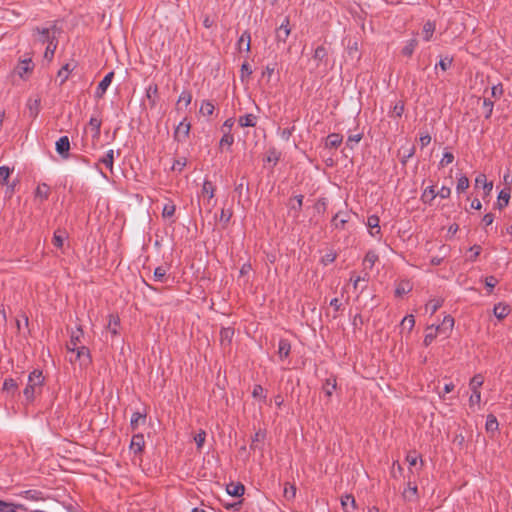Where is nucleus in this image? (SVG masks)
I'll return each instance as SVG.
<instances>
[{
	"instance_id": "f257e3e1",
	"label": "nucleus",
	"mask_w": 512,
	"mask_h": 512,
	"mask_svg": "<svg viewBox=\"0 0 512 512\" xmlns=\"http://www.w3.org/2000/svg\"><path fill=\"white\" fill-rule=\"evenodd\" d=\"M43 383L42 371L34 370L29 374L27 386L23 391L26 401L32 402L34 400L36 394L40 392Z\"/></svg>"
},
{
	"instance_id": "f03ea898",
	"label": "nucleus",
	"mask_w": 512,
	"mask_h": 512,
	"mask_svg": "<svg viewBox=\"0 0 512 512\" xmlns=\"http://www.w3.org/2000/svg\"><path fill=\"white\" fill-rule=\"evenodd\" d=\"M57 34V29L55 26L51 28H44L42 30H38V40L42 43L47 42L46 50L44 53V57L48 60H51L55 49L57 47V43H55V38Z\"/></svg>"
},
{
	"instance_id": "7ed1b4c3",
	"label": "nucleus",
	"mask_w": 512,
	"mask_h": 512,
	"mask_svg": "<svg viewBox=\"0 0 512 512\" xmlns=\"http://www.w3.org/2000/svg\"><path fill=\"white\" fill-rule=\"evenodd\" d=\"M67 358L70 363H78L81 368L87 367L91 363L90 351L85 346H81L74 351H68Z\"/></svg>"
},
{
	"instance_id": "20e7f679",
	"label": "nucleus",
	"mask_w": 512,
	"mask_h": 512,
	"mask_svg": "<svg viewBox=\"0 0 512 512\" xmlns=\"http://www.w3.org/2000/svg\"><path fill=\"white\" fill-rule=\"evenodd\" d=\"M484 383V378L481 374L475 375L469 383V387L472 391V394L469 398L470 406L479 405L481 401V393L480 388Z\"/></svg>"
},
{
	"instance_id": "39448f33",
	"label": "nucleus",
	"mask_w": 512,
	"mask_h": 512,
	"mask_svg": "<svg viewBox=\"0 0 512 512\" xmlns=\"http://www.w3.org/2000/svg\"><path fill=\"white\" fill-rule=\"evenodd\" d=\"M34 65L30 58L23 59L19 61L17 66L14 69V73L18 75L21 79H27L28 76L32 73Z\"/></svg>"
},
{
	"instance_id": "423d86ee",
	"label": "nucleus",
	"mask_w": 512,
	"mask_h": 512,
	"mask_svg": "<svg viewBox=\"0 0 512 512\" xmlns=\"http://www.w3.org/2000/svg\"><path fill=\"white\" fill-rule=\"evenodd\" d=\"M291 33L290 21L288 17H285L281 25L275 31V38L277 44L285 43Z\"/></svg>"
},
{
	"instance_id": "0eeeda50",
	"label": "nucleus",
	"mask_w": 512,
	"mask_h": 512,
	"mask_svg": "<svg viewBox=\"0 0 512 512\" xmlns=\"http://www.w3.org/2000/svg\"><path fill=\"white\" fill-rule=\"evenodd\" d=\"M57 153L63 158H69L70 140L67 136L60 137L55 143Z\"/></svg>"
},
{
	"instance_id": "6e6552de",
	"label": "nucleus",
	"mask_w": 512,
	"mask_h": 512,
	"mask_svg": "<svg viewBox=\"0 0 512 512\" xmlns=\"http://www.w3.org/2000/svg\"><path fill=\"white\" fill-rule=\"evenodd\" d=\"M82 337H83V330L80 327H78L71 334L70 341L67 344V352L79 349L82 346V345H79L81 343Z\"/></svg>"
},
{
	"instance_id": "1a4fd4ad",
	"label": "nucleus",
	"mask_w": 512,
	"mask_h": 512,
	"mask_svg": "<svg viewBox=\"0 0 512 512\" xmlns=\"http://www.w3.org/2000/svg\"><path fill=\"white\" fill-rule=\"evenodd\" d=\"M145 446L144 436L142 434H135L130 443V450L135 455H140L143 452Z\"/></svg>"
},
{
	"instance_id": "9d476101",
	"label": "nucleus",
	"mask_w": 512,
	"mask_h": 512,
	"mask_svg": "<svg viewBox=\"0 0 512 512\" xmlns=\"http://www.w3.org/2000/svg\"><path fill=\"white\" fill-rule=\"evenodd\" d=\"M114 73L110 72L108 73L99 83L96 91H95V97L102 98L105 94L106 90L110 86L112 79H113Z\"/></svg>"
},
{
	"instance_id": "9b49d317",
	"label": "nucleus",
	"mask_w": 512,
	"mask_h": 512,
	"mask_svg": "<svg viewBox=\"0 0 512 512\" xmlns=\"http://www.w3.org/2000/svg\"><path fill=\"white\" fill-rule=\"evenodd\" d=\"M192 94L190 91H182L179 95L178 101L176 103V107L178 111L186 110L187 107L191 104Z\"/></svg>"
},
{
	"instance_id": "f8f14e48",
	"label": "nucleus",
	"mask_w": 512,
	"mask_h": 512,
	"mask_svg": "<svg viewBox=\"0 0 512 512\" xmlns=\"http://www.w3.org/2000/svg\"><path fill=\"white\" fill-rule=\"evenodd\" d=\"M453 327L454 318L450 315H447L443 318L442 323L436 326V331H439L440 334H449Z\"/></svg>"
},
{
	"instance_id": "ddd939ff",
	"label": "nucleus",
	"mask_w": 512,
	"mask_h": 512,
	"mask_svg": "<svg viewBox=\"0 0 512 512\" xmlns=\"http://www.w3.org/2000/svg\"><path fill=\"white\" fill-rule=\"evenodd\" d=\"M215 106L212 102L203 100L200 104L199 115L202 117H210L213 115Z\"/></svg>"
},
{
	"instance_id": "4468645a",
	"label": "nucleus",
	"mask_w": 512,
	"mask_h": 512,
	"mask_svg": "<svg viewBox=\"0 0 512 512\" xmlns=\"http://www.w3.org/2000/svg\"><path fill=\"white\" fill-rule=\"evenodd\" d=\"M238 48L240 51L249 52L251 49V36L250 33L245 31L242 33L238 40Z\"/></svg>"
},
{
	"instance_id": "2eb2a0df",
	"label": "nucleus",
	"mask_w": 512,
	"mask_h": 512,
	"mask_svg": "<svg viewBox=\"0 0 512 512\" xmlns=\"http://www.w3.org/2000/svg\"><path fill=\"white\" fill-rule=\"evenodd\" d=\"M303 196L298 195L294 199H291L289 202L290 213L293 214L294 217H297L301 208H302Z\"/></svg>"
},
{
	"instance_id": "dca6fc26",
	"label": "nucleus",
	"mask_w": 512,
	"mask_h": 512,
	"mask_svg": "<svg viewBox=\"0 0 512 512\" xmlns=\"http://www.w3.org/2000/svg\"><path fill=\"white\" fill-rule=\"evenodd\" d=\"M493 313L495 317L502 320L510 313V308L504 303H498L494 306Z\"/></svg>"
},
{
	"instance_id": "f3484780",
	"label": "nucleus",
	"mask_w": 512,
	"mask_h": 512,
	"mask_svg": "<svg viewBox=\"0 0 512 512\" xmlns=\"http://www.w3.org/2000/svg\"><path fill=\"white\" fill-rule=\"evenodd\" d=\"M234 330L230 327L222 328L220 331V342L223 346H228L233 338Z\"/></svg>"
},
{
	"instance_id": "a211bd4d",
	"label": "nucleus",
	"mask_w": 512,
	"mask_h": 512,
	"mask_svg": "<svg viewBox=\"0 0 512 512\" xmlns=\"http://www.w3.org/2000/svg\"><path fill=\"white\" fill-rule=\"evenodd\" d=\"M367 226L370 229V234L375 236L380 233L379 218L376 215H371L367 219Z\"/></svg>"
},
{
	"instance_id": "6ab92c4d",
	"label": "nucleus",
	"mask_w": 512,
	"mask_h": 512,
	"mask_svg": "<svg viewBox=\"0 0 512 512\" xmlns=\"http://www.w3.org/2000/svg\"><path fill=\"white\" fill-rule=\"evenodd\" d=\"M120 324V319L117 315L110 314L109 321L107 324V330L113 335L116 336L118 334V327Z\"/></svg>"
},
{
	"instance_id": "aec40b11",
	"label": "nucleus",
	"mask_w": 512,
	"mask_h": 512,
	"mask_svg": "<svg viewBox=\"0 0 512 512\" xmlns=\"http://www.w3.org/2000/svg\"><path fill=\"white\" fill-rule=\"evenodd\" d=\"M475 186L480 187L483 186L486 194H489L493 188V183L488 182L486 176L484 174H479L475 179Z\"/></svg>"
},
{
	"instance_id": "412c9836",
	"label": "nucleus",
	"mask_w": 512,
	"mask_h": 512,
	"mask_svg": "<svg viewBox=\"0 0 512 512\" xmlns=\"http://www.w3.org/2000/svg\"><path fill=\"white\" fill-rule=\"evenodd\" d=\"M244 486L240 483H230L226 487V491L229 495L239 497L244 493Z\"/></svg>"
},
{
	"instance_id": "4be33fe9",
	"label": "nucleus",
	"mask_w": 512,
	"mask_h": 512,
	"mask_svg": "<svg viewBox=\"0 0 512 512\" xmlns=\"http://www.w3.org/2000/svg\"><path fill=\"white\" fill-rule=\"evenodd\" d=\"M74 69L73 63L65 64L58 72V78L60 79V84H63L69 77L71 71Z\"/></svg>"
},
{
	"instance_id": "5701e85b",
	"label": "nucleus",
	"mask_w": 512,
	"mask_h": 512,
	"mask_svg": "<svg viewBox=\"0 0 512 512\" xmlns=\"http://www.w3.org/2000/svg\"><path fill=\"white\" fill-rule=\"evenodd\" d=\"M436 29L435 23L428 21L424 24L422 35L425 41H430Z\"/></svg>"
},
{
	"instance_id": "b1692460",
	"label": "nucleus",
	"mask_w": 512,
	"mask_h": 512,
	"mask_svg": "<svg viewBox=\"0 0 512 512\" xmlns=\"http://www.w3.org/2000/svg\"><path fill=\"white\" fill-rule=\"evenodd\" d=\"M167 271H168V268L166 266H159V267L155 268L154 274H153L154 280L157 282H162V283L166 282L168 279Z\"/></svg>"
},
{
	"instance_id": "393cba45",
	"label": "nucleus",
	"mask_w": 512,
	"mask_h": 512,
	"mask_svg": "<svg viewBox=\"0 0 512 512\" xmlns=\"http://www.w3.org/2000/svg\"><path fill=\"white\" fill-rule=\"evenodd\" d=\"M439 331H436V326L431 325L426 328V334L424 337V345L429 346L434 339L437 337Z\"/></svg>"
},
{
	"instance_id": "a878e982",
	"label": "nucleus",
	"mask_w": 512,
	"mask_h": 512,
	"mask_svg": "<svg viewBox=\"0 0 512 512\" xmlns=\"http://www.w3.org/2000/svg\"><path fill=\"white\" fill-rule=\"evenodd\" d=\"M2 389L6 393L14 395L18 390V385L14 379L7 378L3 383Z\"/></svg>"
},
{
	"instance_id": "bb28decb",
	"label": "nucleus",
	"mask_w": 512,
	"mask_h": 512,
	"mask_svg": "<svg viewBox=\"0 0 512 512\" xmlns=\"http://www.w3.org/2000/svg\"><path fill=\"white\" fill-rule=\"evenodd\" d=\"M342 140H343V136L341 134L332 133V134L328 135L326 138V146L336 148L337 146H339L341 144Z\"/></svg>"
},
{
	"instance_id": "cd10ccee",
	"label": "nucleus",
	"mask_w": 512,
	"mask_h": 512,
	"mask_svg": "<svg viewBox=\"0 0 512 512\" xmlns=\"http://www.w3.org/2000/svg\"><path fill=\"white\" fill-rule=\"evenodd\" d=\"M412 290V284L409 281H401L398 283L395 294L396 296H403Z\"/></svg>"
},
{
	"instance_id": "c85d7f7f",
	"label": "nucleus",
	"mask_w": 512,
	"mask_h": 512,
	"mask_svg": "<svg viewBox=\"0 0 512 512\" xmlns=\"http://www.w3.org/2000/svg\"><path fill=\"white\" fill-rule=\"evenodd\" d=\"M290 349H291V346H290V343L287 340L281 339L279 341L278 355H279L280 358L288 357V355L290 353Z\"/></svg>"
},
{
	"instance_id": "c756f323",
	"label": "nucleus",
	"mask_w": 512,
	"mask_h": 512,
	"mask_svg": "<svg viewBox=\"0 0 512 512\" xmlns=\"http://www.w3.org/2000/svg\"><path fill=\"white\" fill-rule=\"evenodd\" d=\"M214 191L213 184L208 180L204 181L201 193L203 197H207L208 202L214 197Z\"/></svg>"
},
{
	"instance_id": "7c9ffc66",
	"label": "nucleus",
	"mask_w": 512,
	"mask_h": 512,
	"mask_svg": "<svg viewBox=\"0 0 512 512\" xmlns=\"http://www.w3.org/2000/svg\"><path fill=\"white\" fill-rule=\"evenodd\" d=\"M66 239V232L57 230L53 236V245L59 249H62L64 246V241Z\"/></svg>"
},
{
	"instance_id": "2f4dec72",
	"label": "nucleus",
	"mask_w": 512,
	"mask_h": 512,
	"mask_svg": "<svg viewBox=\"0 0 512 512\" xmlns=\"http://www.w3.org/2000/svg\"><path fill=\"white\" fill-rule=\"evenodd\" d=\"M443 304V300L438 299H432L425 305L426 312H430L431 315H433Z\"/></svg>"
},
{
	"instance_id": "473e14b6",
	"label": "nucleus",
	"mask_w": 512,
	"mask_h": 512,
	"mask_svg": "<svg viewBox=\"0 0 512 512\" xmlns=\"http://www.w3.org/2000/svg\"><path fill=\"white\" fill-rule=\"evenodd\" d=\"M146 420V416L140 412L133 413L131 417V427L132 429H136L139 425L144 424Z\"/></svg>"
},
{
	"instance_id": "72a5a7b5",
	"label": "nucleus",
	"mask_w": 512,
	"mask_h": 512,
	"mask_svg": "<svg viewBox=\"0 0 512 512\" xmlns=\"http://www.w3.org/2000/svg\"><path fill=\"white\" fill-rule=\"evenodd\" d=\"M239 124L241 127H253L256 125V117L252 114H248L240 117Z\"/></svg>"
},
{
	"instance_id": "f704fd0d",
	"label": "nucleus",
	"mask_w": 512,
	"mask_h": 512,
	"mask_svg": "<svg viewBox=\"0 0 512 512\" xmlns=\"http://www.w3.org/2000/svg\"><path fill=\"white\" fill-rule=\"evenodd\" d=\"M453 63V58L446 55V56H440L439 63L436 65V69L439 67L442 71L448 70Z\"/></svg>"
},
{
	"instance_id": "c9c22d12",
	"label": "nucleus",
	"mask_w": 512,
	"mask_h": 512,
	"mask_svg": "<svg viewBox=\"0 0 512 512\" xmlns=\"http://www.w3.org/2000/svg\"><path fill=\"white\" fill-rule=\"evenodd\" d=\"M23 505L7 503L0 500V512H16V509H22Z\"/></svg>"
},
{
	"instance_id": "e433bc0d",
	"label": "nucleus",
	"mask_w": 512,
	"mask_h": 512,
	"mask_svg": "<svg viewBox=\"0 0 512 512\" xmlns=\"http://www.w3.org/2000/svg\"><path fill=\"white\" fill-rule=\"evenodd\" d=\"M416 46H417L416 39H411V40L407 41L405 46L402 49V54L410 57L413 54Z\"/></svg>"
},
{
	"instance_id": "4c0bfd02",
	"label": "nucleus",
	"mask_w": 512,
	"mask_h": 512,
	"mask_svg": "<svg viewBox=\"0 0 512 512\" xmlns=\"http://www.w3.org/2000/svg\"><path fill=\"white\" fill-rule=\"evenodd\" d=\"M485 427H486L487 432L493 433V432L497 431L498 421H497L496 417H494L493 415H489L487 417Z\"/></svg>"
},
{
	"instance_id": "58836bf2",
	"label": "nucleus",
	"mask_w": 512,
	"mask_h": 512,
	"mask_svg": "<svg viewBox=\"0 0 512 512\" xmlns=\"http://www.w3.org/2000/svg\"><path fill=\"white\" fill-rule=\"evenodd\" d=\"M378 256L374 253L369 251L363 261V265L365 268H372L375 262L377 261Z\"/></svg>"
},
{
	"instance_id": "ea45409f",
	"label": "nucleus",
	"mask_w": 512,
	"mask_h": 512,
	"mask_svg": "<svg viewBox=\"0 0 512 512\" xmlns=\"http://www.w3.org/2000/svg\"><path fill=\"white\" fill-rule=\"evenodd\" d=\"M415 325V319L413 315H407L401 321V328L403 330L407 329L409 332L413 329Z\"/></svg>"
},
{
	"instance_id": "a19ab883",
	"label": "nucleus",
	"mask_w": 512,
	"mask_h": 512,
	"mask_svg": "<svg viewBox=\"0 0 512 512\" xmlns=\"http://www.w3.org/2000/svg\"><path fill=\"white\" fill-rule=\"evenodd\" d=\"M296 495V487L289 483L285 484L283 496L286 500H292Z\"/></svg>"
},
{
	"instance_id": "79ce46f5",
	"label": "nucleus",
	"mask_w": 512,
	"mask_h": 512,
	"mask_svg": "<svg viewBox=\"0 0 512 512\" xmlns=\"http://www.w3.org/2000/svg\"><path fill=\"white\" fill-rule=\"evenodd\" d=\"M416 494H417V486H412L410 483L408 484V487L404 490L403 492V497L406 499V500H413L416 498Z\"/></svg>"
},
{
	"instance_id": "37998d69",
	"label": "nucleus",
	"mask_w": 512,
	"mask_h": 512,
	"mask_svg": "<svg viewBox=\"0 0 512 512\" xmlns=\"http://www.w3.org/2000/svg\"><path fill=\"white\" fill-rule=\"evenodd\" d=\"M349 504L351 505V507H352L353 509H355V507H356V502H355L354 497H353L352 495H350V494H347V495H345V496H343V497L341 498V505H342V507H343V509H344L345 511H348V509H347V508H348V505H349Z\"/></svg>"
},
{
	"instance_id": "c03bdc74",
	"label": "nucleus",
	"mask_w": 512,
	"mask_h": 512,
	"mask_svg": "<svg viewBox=\"0 0 512 512\" xmlns=\"http://www.w3.org/2000/svg\"><path fill=\"white\" fill-rule=\"evenodd\" d=\"M35 194L36 197L40 199H47L49 196V187L46 184L38 185Z\"/></svg>"
},
{
	"instance_id": "a18cd8bd",
	"label": "nucleus",
	"mask_w": 512,
	"mask_h": 512,
	"mask_svg": "<svg viewBox=\"0 0 512 512\" xmlns=\"http://www.w3.org/2000/svg\"><path fill=\"white\" fill-rule=\"evenodd\" d=\"M347 221L348 217L346 214L337 213L333 218V224L336 228H342Z\"/></svg>"
},
{
	"instance_id": "49530a36",
	"label": "nucleus",
	"mask_w": 512,
	"mask_h": 512,
	"mask_svg": "<svg viewBox=\"0 0 512 512\" xmlns=\"http://www.w3.org/2000/svg\"><path fill=\"white\" fill-rule=\"evenodd\" d=\"M114 159V151L109 150L106 155L101 159V162L109 169L112 170Z\"/></svg>"
},
{
	"instance_id": "de8ad7c7",
	"label": "nucleus",
	"mask_w": 512,
	"mask_h": 512,
	"mask_svg": "<svg viewBox=\"0 0 512 512\" xmlns=\"http://www.w3.org/2000/svg\"><path fill=\"white\" fill-rule=\"evenodd\" d=\"M436 196L437 194L435 193L434 188L427 187L422 194V199L425 202H431Z\"/></svg>"
},
{
	"instance_id": "09e8293b",
	"label": "nucleus",
	"mask_w": 512,
	"mask_h": 512,
	"mask_svg": "<svg viewBox=\"0 0 512 512\" xmlns=\"http://www.w3.org/2000/svg\"><path fill=\"white\" fill-rule=\"evenodd\" d=\"M509 199H510L509 192L502 190L498 196L499 207L502 208V207L506 206L509 202Z\"/></svg>"
},
{
	"instance_id": "8fccbe9b",
	"label": "nucleus",
	"mask_w": 512,
	"mask_h": 512,
	"mask_svg": "<svg viewBox=\"0 0 512 512\" xmlns=\"http://www.w3.org/2000/svg\"><path fill=\"white\" fill-rule=\"evenodd\" d=\"M469 187V180L467 177L462 176L458 179L456 190L458 193L465 191Z\"/></svg>"
},
{
	"instance_id": "3c124183",
	"label": "nucleus",
	"mask_w": 512,
	"mask_h": 512,
	"mask_svg": "<svg viewBox=\"0 0 512 512\" xmlns=\"http://www.w3.org/2000/svg\"><path fill=\"white\" fill-rule=\"evenodd\" d=\"M175 213V205L172 203H167L163 207L162 215L164 218H170Z\"/></svg>"
},
{
	"instance_id": "603ef678",
	"label": "nucleus",
	"mask_w": 512,
	"mask_h": 512,
	"mask_svg": "<svg viewBox=\"0 0 512 512\" xmlns=\"http://www.w3.org/2000/svg\"><path fill=\"white\" fill-rule=\"evenodd\" d=\"M336 388V381L335 380H331V379H327L326 380V383L324 385V392L327 396H331L333 391L335 390Z\"/></svg>"
},
{
	"instance_id": "864d4df0",
	"label": "nucleus",
	"mask_w": 512,
	"mask_h": 512,
	"mask_svg": "<svg viewBox=\"0 0 512 512\" xmlns=\"http://www.w3.org/2000/svg\"><path fill=\"white\" fill-rule=\"evenodd\" d=\"M252 396L254 398H260L262 400H266V394L261 385H255L253 387Z\"/></svg>"
},
{
	"instance_id": "5fc2aeb1",
	"label": "nucleus",
	"mask_w": 512,
	"mask_h": 512,
	"mask_svg": "<svg viewBox=\"0 0 512 512\" xmlns=\"http://www.w3.org/2000/svg\"><path fill=\"white\" fill-rule=\"evenodd\" d=\"M327 55L326 49L323 46H319L315 49L313 58L316 61H322Z\"/></svg>"
},
{
	"instance_id": "6e6d98bb",
	"label": "nucleus",
	"mask_w": 512,
	"mask_h": 512,
	"mask_svg": "<svg viewBox=\"0 0 512 512\" xmlns=\"http://www.w3.org/2000/svg\"><path fill=\"white\" fill-rule=\"evenodd\" d=\"M233 141H234L233 136L229 133H226L220 140V147L221 148H224V147L229 148L232 145Z\"/></svg>"
},
{
	"instance_id": "4d7b16f0",
	"label": "nucleus",
	"mask_w": 512,
	"mask_h": 512,
	"mask_svg": "<svg viewBox=\"0 0 512 512\" xmlns=\"http://www.w3.org/2000/svg\"><path fill=\"white\" fill-rule=\"evenodd\" d=\"M206 439V432L201 430L198 434L195 435L194 441L197 445L198 449H201Z\"/></svg>"
},
{
	"instance_id": "13d9d810",
	"label": "nucleus",
	"mask_w": 512,
	"mask_h": 512,
	"mask_svg": "<svg viewBox=\"0 0 512 512\" xmlns=\"http://www.w3.org/2000/svg\"><path fill=\"white\" fill-rule=\"evenodd\" d=\"M11 174V170L7 166L0 167V184H4Z\"/></svg>"
},
{
	"instance_id": "bf43d9fd",
	"label": "nucleus",
	"mask_w": 512,
	"mask_h": 512,
	"mask_svg": "<svg viewBox=\"0 0 512 512\" xmlns=\"http://www.w3.org/2000/svg\"><path fill=\"white\" fill-rule=\"evenodd\" d=\"M363 137L362 133L351 134L348 137L347 145L353 148L354 144H357Z\"/></svg>"
},
{
	"instance_id": "052dcab7",
	"label": "nucleus",
	"mask_w": 512,
	"mask_h": 512,
	"mask_svg": "<svg viewBox=\"0 0 512 512\" xmlns=\"http://www.w3.org/2000/svg\"><path fill=\"white\" fill-rule=\"evenodd\" d=\"M185 166H186V160L184 158L178 159L172 165V170L181 172Z\"/></svg>"
},
{
	"instance_id": "680f3d73",
	"label": "nucleus",
	"mask_w": 512,
	"mask_h": 512,
	"mask_svg": "<svg viewBox=\"0 0 512 512\" xmlns=\"http://www.w3.org/2000/svg\"><path fill=\"white\" fill-rule=\"evenodd\" d=\"M453 160H454L453 154L450 153V152H445L443 157H442V159H441V161H440V165L441 166H446V165L452 163Z\"/></svg>"
},
{
	"instance_id": "e2e57ef3",
	"label": "nucleus",
	"mask_w": 512,
	"mask_h": 512,
	"mask_svg": "<svg viewBox=\"0 0 512 512\" xmlns=\"http://www.w3.org/2000/svg\"><path fill=\"white\" fill-rule=\"evenodd\" d=\"M274 73V67L273 66H267L263 72H262V78L266 79L267 81H270L272 75Z\"/></svg>"
},
{
	"instance_id": "0e129e2a",
	"label": "nucleus",
	"mask_w": 512,
	"mask_h": 512,
	"mask_svg": "<svg viewBox=\"0 0 512 512\" xmlns=\"http://www.w3.org/2000/svg\"><path fill=\"white\" fill-rule=\"evenodd\" d=\"M279 159L278 153L276 151H270L266 157V161L269 163L276 164Z\"/></svg>"
},
{
	"instance_id": "69168bd1",
	"label": "nucleus",
	"mask_w": 512,
	"mask_h": 512,
	"mask_svg": "<svg viewBox=\"0 0 512 512\" xmlns=\"http://www.w3.org/2000/svg\"><path fill=\"white\" fill-rule=\"evenodd\" d=\"M403 110H404L403 105L400 102L396 103L393 108L392 115L395 117H400L403 113Z\"/></svg>"
},
{
	"instance_id": "338daca9",
	"label": "nucleus",
	"mask_w": 512,
	"mask_h": 512,
	"mask_svg": "<svg viewBox=\"0 0 512 512\" xmlns=\"http://www.w3.org/2000/svg\"><path fill=\"white\" fill-rule=\"evenodd\" d=\"M498 283V280L493 277V276H489L485 279V285L486 287H488L490 290L493 289L496 284Z\"/></svg>"
},
{
	"instance_id": "774afa93",
	"label": "nucleus",
	"mask_w": 512,
	"mask_h": 512,
	"mask_svg": "<svg viewBox=\"0 0 512 512\" xmlns=\"http://www.w3.org/2000/svg\"><path fill=\"white\" fill-rule=\"evenodd\" d=\"M502 93H503V89H502V86H500V85L493 86L491 89V95L494 98H499L502 95Z\"/></svg>"
}]
</instances>
